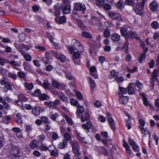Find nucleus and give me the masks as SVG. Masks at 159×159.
<instances>
[{
	"label": "nucleus",
	"instance_id": "nucleus-1",
	"mask_svg": "<svg viewBox=\"0 0 159 159\" xmlns=\"http://www.w3.org/2000/svg\"><path fill=\"white\" fill-rule=\"evenodd\" d=\"M71 46H68V51L72 54V59L74 63L76 65H79L80 61L78 59L83 54L84 51L83 46L78 41L75 39H72L71 41Z\"/></svg>",
	"mask_w": 159,
	"mask_h": 159
},
{
	"label": "nucleus",
	"instance_id": "nucleus-2",
	"mask_svg": "<svg viewBox=\"0 0 159 159\" xmlns=\"http://www.w3.org/2000/svg\"><path fill=\"white\" fill-rule=\"evenodd\" d=\"M146 2V0H142L141 2L138 3L136 6L134 7V11L136 13L141 16L143 15L144 13V6Z\"/></svg>",
	"mask_w": 159,
	"mask_h": 159
},
{
	"label": "nucleus",
	"instance_id": "nucleus-3",
	"mask_svg": "<svg viewBox=\"0 0 159 159\" xmlns=\"http://www.w3.org/2000/svg\"><path fill=\"white\" fill-rule=\"evenodd\" d=\"M10 152L11 155L9 157L11 159H18L19 157L20 156L19 151L16 146L12 147Z\"/></svg>",
	"mask_w": 159,
	"mask_h": 159
},
{
	"label": "nucleus",
	"instance_id": "nucleus-4",
	"mask_svg": "<svg viewBox=\"0 0 159 159\" xmlns=\"http://www.w3.org/2000/svg\"><path fill=\"white\" fill-rule=\"evenodd\" d=\"M70 143L75 155L77 156L80 155V153L79 150V147L78 142L75 140H73L71 141Z\"/></svg>",
	"mask_w": 159,
	"mask_h": 159
},
{
	"label": "nucleus",
	"instance_id": "nucleus-5",
	"mask_svg": "<svg viewBox=\"0 0 159 159\" xmlns=\"http://www.w3.org/2000/svg\"><path fill=\"white\" fill-rule=\"evenodd\" d=\"M63 3L65 6L63 9V11L64 14H68L71 11L70 2L68 0H63Z\"/></svg>",
	"mask_w": 159,
	"mask_h": 159
},
{
	"label": "nucleus",
	"instance_id": "nucleus-6",
	"mask_svg": "<svg viewBox=\"0 0 159 159\" xmlns=\"http://www.w3.org/2000/svg\"><path fill=\"white\" fill-rule=\"evenodd\" d=\"M74 9L75 10L82 11V13H84L86 7L85 5L81 3H75L74 4Z\"/></svg>",
	"mask_w": 159,
	"mask_h": 159
},
{
	"label": "nucleus",
	"instance_id": "nucleus-7",
	"mask_svg": "<svg viewBox=\"0 0 159 159\" xmlns=\"http://www.w3.org/2000/svg\"><path fill=\"white\" fill-rule=\"evenodd\" d=\"M108 15L113 19L119 21L122 20L120 15L118 13L110 11L108 12Z\"/></svg>",
	"mask_w": 159,
	"mask_h": 159
},
{
	"label": "nucleus",
	"instance_id": "nucleus-8",
	"mask_svg": "<svg viewBox=\"0 0 159 159\" xmlns=\"http://www.w3.org/2000/svg\"><path fill=\"white\" fill-rule=\"evenodd\" d=\"M49 142H48L47 143H43L40 142L39 149L44 151L48 150L49 148L51 146V145L49 143Z\"/></svg>",
	"mask_w": 159,
	"mask_h": 159
},
{
	"label": "nucleus",
	"instance_id": "nucleus-9",
	"mask_svg": "<svg viewBox=\"0 0 159 159\" xmlns=\"http://www.w3.org/2000/svg\"><path fill=\"white\" fill-rule=\"evenodd\" d=\"M81 127L86 132H88L89 129L93 128L92 123L90 121H89L86 124L82 125Z\"/></svg>",
	"mask_w": 159,
	"mask_h": 159
},
{
	"label": "nucleus",
	"instance_id": "nucleus-10",
	"mask_svg": "<svg viewBox=\"0 0 159 159\" xmlns=\"http://www.w3.org/2000/svg\"><path fill=\"white\" fill-rule=\"evenodd\" d=\"M159 7V4L156 1L152 2L149 5V7L152 11H157Z\"/></svg>",
	"mask_w": 159,
	"mask_h": 159
},
{
	"label": "nucleus",
	"instance_id": "nucleus-11",
	"mask_svg": "<svg viewBox=\"0 0 159 159\" xmlns=\"http://www.w3.org/2000/svg\"><path fill=\"white\" fill-rule=\"evenodd\" d=\"M128 92L130 94H133L134 93L136 89L135 87V84L131 83L129 84L128 87Z\"/></svg>",
	"mask_w": 159,
	"mask_h": 159
},
{
	"label": "nucleus",
	"instance_id": "nucleus-12",
	"mask_svg": "<svg viewBox=\"0 0 159 159\" xmlns=\"http://www.w3.org/2000/svg\"><path fill=\"white\" fill-rule=\"evenodd\" d=\"M123 145L124 147L125 148V149L127 151V153L129 154L130 156H134V154L132 152L130 147L128 144V143L124 139L123 140Z\"/></svg>",
	"mask_w": 159,
	"mask_h": 159
},
{
	"label": "nucleus",
	"instance_id": "nucleus-13",
	"mask_svg": "<svg viewBox=\"0 0 159 159\" xmlns=\"http://www.w3.org/2000/svg\"><path fill=\"white\" fill-rule=\"evenodd\" d=\"M128 139L129 143L132 147L134 151L136 152H138L139 151V149L138 145L130 138H129Z\"/></svg>",
	"mask_w": 159,
	"mask_h": 159
},
{
	"label": "nucleus",
	"instance_id": "nucleus-14",
	"mask_svg": "<svg viewBox=\"0 0 159 159\" xmlns=\"http://www.w3.org/2000/svg\"><path fill=\"white\" fill-rule=\"evenodd\" d=\"M107 117L108 118V120L111 128L113 130L115 129L116 128L114 125V120L112 117V115L110 113H108L107 114Z\"/></svg>",
	"mask_w": 159,
	"mask_h": 159
},
{
	"label": "nucleus",
	"instance_id": "nucleus-15",
	"mask_svg": "<svg viewBox=\"0 0 159 159\" xmlns=\"http://www.w3.org/2000/svg\"><path fill=\"white\" fill-rule=\"evenodd\" d=\"M91 75L95 79L98 78V75L97 74V70L95 66H93L89 68Z\"/></svg>",
	"mask_w": 159,
	"mask_h": 159
},
{
	"label": "nucleus",
	"instance_id": "nucleus-16",
	"mask_svg": "<svg viewBox=\"0 0 159 159\" xmlns=\"http://www.w3.org/2000/svg\"><path fill=\"white\" fill-rule=\"evenodd\" d=\"M23 66L24 70L25 71H30L32 73L34 71V70L32 68L31 65L29 63L24 61L23 63Z\"/></svg>",
	"mask_w": 159,
	"mask_h": 159
},
{
	"label": "nucleus",
	"instance_id": "nucleus-17",
	"mask_svg": "<svg viewBox=\"0 0 159 159\" xmlns=\"http://www.w3.org/2000/svg\"><path fill=\"white\" fill-rule=\"evenodd\" d=\"M40 143L39 141L38 140H34L32 141L30 145V147L32 148H37L39 149Z\"/></svg>",
	"mask_w": 159,
	"mask_h": 159
},
{
	"label": "nucleus",
	"instance_id": "nucleus-18",
	"mask_svg": "<svg viewBox=\"0 0 159 159\" xmlns=\"http://www.w3.org/2000/svg\"><path fill=\"white\" fill-rule=\"evenodd\" d=\"M77 110L76 111V114L78 117H79L81 113L84 112V108L83 106L80 105L79 104L76 107Z\"/></svg>",
	"mask_w": 159,
	"mask_h": 159
},
{
	"label": "nucleus",
	"instance_id": "nucleus-19",
	"mask_svg": "<svg viewBox=\"0 0 159 159\" xmlns=\"http://www.w3.org/2000/svg\"><path fill=\"white\" fill-rule=\"evenodd\" d=\"M55 22L58 24H63L65 23L66 20V17L64 16H61L59 18L56 17L55 18Z\"/></svg>",
	"mask_w": 159,
	"mask_h": 159
},
{
	"label": "nucleus",
	"instance_id": "nucleus-20",
	"mask_svg": "<svg viewBox=\"0 0 159 159\" xmlns=\"http://www.w3.org/2000/svg\"><path fill=\"white\" fill-rule=\"evenodd\" d=\"M59 98L63 102H65L66 103L69 102V100L67 98L66 96L62 92H60V93L58 94Z\"/></svg>",
	"mask_w": 159,
	"mask_h": 159
},
{
	"label": "nucleus",
	"instance_id": "nucleus-21",
	"mask_svg": "<svg viewBox=\"0 0 159 159\" xmlns=\"http://www.w3.org/2000/svg\"><path fill=\"white\" fill-rule=\"evenodd\" d=\"M88 81L90 83L91 86V90L92 92L93 91V89L96 87V84L94 81L90 77H88Z\"/></svg>",
	"mask_w": 159,
	"mask_h": 159
},
{
	"label": "nucleus",
	"instance_id": "nucleus-22",
	"mask_svg": "<svg viewBox=\"0 0 159 159\" xmlns=\"http://www.w3.org/2000/svg\"><path fill=\"white\" fill-rule=\"evenodd\" d=\"M67 145V141L65 139H63L61 142H60L58 144V148L60 149H63L66 148Z\"/></svg>",
	"mask_w": 159,
	"mask_h": 159
},
{
	"label": "nucleus",
	"instance_id": "nucleus-23",
	"mask_svg": "<svg viewBox=\"0 0 159 159\" xmlns=\"http://www.w3.org/2000/svg\"><path fill=\"white\" fill-rule=\"evenodd\" d=\"M12 130L16 133V136L17 137L20 138H23L22 133L20 132V130L19 128L14 127L12 129Z\"/></svg>",
	"mask_w": 159,
	"mask_h": 159
},
{
	"label": "nucleus",
	"instance_id": "nucleus-24",
	"mask_svg": "<svg viewBox=\"0 0 159 159\" xmlns=\"http://www.w3.org/2000/svg\"><path fill=\"white\" fill-rule=\"evenodd\" d=\"M41 110V108L39 106L36 107L32 109V113L34 115L37 116L40 114Z\"/></svg>",
	"mask_w": 159,
	"mask_h": 159
},
{
	"label": "nucleus",
	"instance_id": "nucleus-25",
	"mask_svg": "<svg viewBox=\"0 0 159 159\" xmlns=\"http://www.w3.org/2000/svg\"><path fill=\"white\" fill-rule=\"evenodd\" d=\"M55 57L56 58L59 59L62 62H64L66 60V57L62 54H60L58 53H56Z\"/></svg>",
	"mask_w": 159,
	"mask_h": 159
},
{
	"label": "nucleus",
	"instance_id": "nucleus-26",
	"mask_svg": "<svg viewBox=\"0 0 159 159\" xmlns=\"http://www.w3.org/2000/svg\"><path fill=\"white\" fill-rule=\"evenodd\" d=\"M120 35L117 34H114L111 36V39L114 42H117L119 41L120 39Z\"/></svg>",
	"mask_w": 159,
	"mask_h": 159
},
{
	"label": "nucleus",
	"instance_id": "nucleus-27",
	"mask_svg": "<svg viewBox=\"0 0 159 159\" xmlns=\"http://www.w3.org/2000/svg\"><path fill=\"white\" fill-rule=\"evenodd\" d=\"M66 84L60 83L57 89L61 90L66 89L65 91L67 94L68 93H70V91L69 89H66Z\"/></svg>",
	"mask_w": 159,
	"mask_h": 159
},
{
	"label": "nucleus",
	"instance_id": "nucleus-28",
	"mask_svg": "<svg viewBox=\"0 0 159 159\" xmlns=\"http://www.w3.org/2000/svg\"><path fill=\"white\" fill-rule=\"evenodd\" d=\"M57 5L58 4L55 5L53 8L55 11L54 15L56 17L59 16L60 15V8L57 7Z\"/></svg>",
	"mask_w": 159,
	"mask_h": 159
},
{
	"label": "nucleus",
	"instance_id": "nucleus-29",
	"mask_svg": "<svg viewBox=\"0 0 159 159\" xmlns=\"http://www.w3.org/2000/svg\"><path fill=\"white\" fill-rule=\"evenodd\" d=\"M126 115L128 117V119H126L125 120V122H126V126L127 127L128 129H129L131 128V126L129 122H130V120L131 119V116L128 113H126Z\"/></svg>",
	"mask_w": 159,
	"mask_h": 159
},
{
	"label": "nucleus",
	"instance_id": "nucleus-30",
	"mask_svg": "<svg viewBox=\"0 0 159 159\" xmlns=\"http://www.w3.org/2000/svg\"><path fill=\"white\" fill-rule=\"evenodd\" d=\"M119 100L120 103L125 104L127 103L129 99L126 96H122L121 97L120 96Z\"/></svg>",
	"mask_w": 159,
	"mask_h": 159
},
{
	"label": "nucleus",
	"instance_id": "nucleus-31",
	"mask_svg": "<svg viewBox=\"0 0 159 159\" xmlns=\"http://www.w3.org/2000/svg\"><path fill=\"white\" fill-rule=\"evenodd\" d=\"M127 38H130L131 39L135 38L138 39L139 38L137 37V34L135 33L132 32H129Z\"/></svg>",
	"mask_w": 159,
	"mask_h": 159
},
{
	"label": "nucleus",
	"instance_id": "nucleus-32",
	"mask_svg": "<svg viewBox=\"0 0 159 159\" xmlns=\"http://www.w3.org/2000/svg\"><path fill=\"white\" fill-rule=\"evenodd\" d=\"M141 96L143 97V103L144 105L146 107H148V106L149 105L150 107H151L152 105L149 103L147 98L145 96L144 94H141Z\"/></svg>",
	"mask_w": 159,
	"mask_h": 159
},
{
	"label": "nucleus",
	"instance_id": "nucleus-33",
	"mask_svg": "<svg viewBox=\"0 0 159 159\" xmlns=\"http://www.w3.org/2000/svg\"><path fill=\"white\" fill-rule=\"evenodd\" d=\"M49 86L50 83L48 80H43L42 85H41L42 87L46 89H50Z\"/></svg>",
	"mask_w": 159,
	"mask_h": 159
},
{
	"label": "nucleus",
	"instance_id": "nucleus-34",
	"mask_svg": "<svg viewBox=\"0 0 159 159\" xmlns=\"http://www.w3.org/2000/svg\"><path fill=\"white\" fill-rule=\"evenodd\" d=\"M24 86L25 88L29 90H31L33 88L34 85L31 83L25 82L24 83Z\"/></svg>",
	"mask_w": 159,
	"mask_h": 159
},
{
	"label": "nucleus",
	"instance_id": "nucleus-35",
	"mask_svg": "<svg viewBox=\"0 0 159 159\" xmlns=\"http://www.w3.org/2000/svg\"><path fill=\"white\" fill-rule=\"evenodd\" d=\"M110 75L109 76V78L110 79L114 78L115 80L118 76V73L116 72L115 70H112L111 71Z\"/></svg>",
	"mask_w": 159,
	"mask_h": 159
},
{
	"label": "nucleus",
	"instance_id": "nucleus-36",
	"mask_svg": "<svg viewBox=\"0 0 159 159\" xmlns=\"http://www.w3.org/2000/svg\"><path fill=\"white\" fill-rule=\"evenodd\" d=\"M120 32L122 36L125 37L126 38L129 32H127L126 28L123 27H121L120 28Z\"/></svg>",
	"mask_w": 159,
	"mask_h": 159
},
{
	"label": "nucleus",
	"instance_id": "nucleus-37",
	"mask_svg": "<svg viewBox=\"0 0 159 159\" xmlns=\"http://www.w3.org/2000/svg\"><path fill=\"white\" fill-rule=\"evenodd\" d=\"M125 6L124 2L121 0H120L117 3L116 7L120 10L122 9Z\"/></svg>",
	"mask_w": 159,
	"mask_h": 159
},
{
	"label": "nucleus",
	"instance_id": "nucleus-38",
	"mask_svg": "<svg viewBox=\"0 0 159 159\" xmlns=\"http://www.w3.org/2000/svg\"><path fill=\"white\" fill-rule=\"evenodd\" d=\"M18 100L26 102L28 100V99L25 97L22 93L19 94L18 96Z\"/></svg>",
	"mask_w": 159,
	"mask_h": 159
},
{
	"label": "nucleus",
	"instance_id": "nucleus-39",
	"mask_svg": "<svg viewBox=\"0 0 159 159\" xmlns=\"http://www.w3.org/2000/svg\"><path fill=\"white\" fill-rule=\"evenodd\" d=\"M158 74V71L156 70H154L152 74V79L153 82H154L155 81L157 80V77Z\"/></svg>",
	"mask_w": 159,
	"mask_h": 159
},
{
	"label": "nucleus",
	"instance_id": "nucleus-40",
	"mask_svg": "<svg viewBox=\"0 0 159 159\" xmlns=\"http://www.w3.org/2000/svg\"><path fill=\"white\" fill-rule=\"evenodd\" d=\"M95 1V4L99 7H101L103 6L104 3V0H94Z\"/></svg>",
	"mask_w": 159,
	"mask_h": 159
},
{
	"label": "nucleus",
	"instance_id": "nucleus-41",
	"mask_svg": "<svg viewBox=\"0 0 159 159\" xmlns=\"http://www.w3.org/2000/svg\"><path fill=\"white\" fill-rule=\"evenodd\" d=\"M151 26L153 29H157L159 27V24L157 21H154L151 23Z\"/></svg>",
	"mask_w": 159,
	"mask_h": 159
},
{
	"label": "nucleus",
	"instance_id": "nucleus-42",
	"mask_svg": "<svg viewBox=\"0 0 159 159\" xmlns=\"http://www.w3.org/2000/svg\"><path fill=\"white\" fill-rule=\"evenodd\" d=\"M59 116V114L57 113H55L54 114L51 113L50 116V118L52 120L55 121Z\"/></svg>",
	"mask_w": 159,
	"mask_h": 159
},
{
	"label": "nucleus",
	"instance_id": "nucleus-43",
	"mask_svg": "<svg viewBox=\"0 0 159 159\" xmlns=\"http://www.w3.org/2000/svg\"><path fill=\"white\" fill-rule=\"evenodd\" d=\"M51 82L53 87L56 88H58L60 83L55 79H53Z\"/></svg>",
	"mask_w": 159,
	"mask_h": 159
},
{
	"label": "nucleus",
	"instance_id": "nucleus-44",
	"mask_svg": "<svg viewBox=\"0 0 159 159\" xmlns=\"http://www.w3.org/2000/svg\"><path fill=\"white\" fill-rule=\"evenodd\" d=\"M9 62V60L4 58L0 57V65L1 66H4L5 63H7Z\"/></svg>",
	"mask_w": 159,
	"mask_h": 159
},
{
	"label": "nucleus",
	"instance_id": "nucleus-45",
	"mask_svg": "<svg viewBox=\"0 0 159 159\" xmlns=\"http://www.w3.org/2000/svg\"><path fill=\"white\" fill-rule=\"evenodd\" d=\"M70 102L71 105L76 107L79 104L78 101L74 98L70 99Z\"/></svg>",
	"mask_w": 159,
	"mask_h": 159
},
{
	"label": "nucleus",
	"instance_id": "nucleus-46",
	"mask_svg": "<svg viewBox=\"0 0 159 159\" xmlns=\"http://www.w3.org/2000/svg\"><path fill=\"white\" fill-rule=\"evenodd\" d=\"M16 117L18 119L16 120V122L20 124L22 123L21 120V115L20 113H17L16 115Z\"/></svg>",
	"mask_w": 159,
	"mask_h": 159
},
{
	"label": "nucleus",
	"instance_id": "nucleus-47",
	"mask_svg": "<svg viewBox=\"0 0 159 159\" xmlns=\"http://www.w3.org/2000/svg\"><path fill=\"white\" fill-rule=\"evenodd\" d=\"M78 99L80 100H83V96L82 94L79 91H76L75 93Z\"/></svg>",
	"mask_w": 159,
	"mask_h": 159
},
{
	"label": "nucleus",
	"instance_id": "nucleus-48",
	"mask_svg": "<svg viewBox=\"0 0 159 159\" xmlns=\"http://www.w3.org/2000/svg\"><path fill=\"white\" fill-rule=\"evenodd\" d=\"M14 45L17 49L20 52L21 54L23 56L25 54V52L23 51L21 49V47H20L16 43H14Z\"/></svg>",
	"mask_w": 159,
	"mask_h": 159
},
{
	"label": "nucleus",
	"instance_id": "nucleus-49",
	"mask_svg": "<svg viewBox=\"0 0 159 159\" xmlns=\"http://www.w3.org/2000/svg\"><path fill=\"white\" fill-rule=\"evenodd\" d=\"M51 58L50 57H44L43 58V63L45 64H47L50 63L51 62Z\"/></svg>",
	"mask_w": 159,
	"mask_h": 159
},
{
	"label": "nucleus",
	"instance_id": "nucleus-50",
	"mask_svg": "<svg viewBox=\"0 0 159 159\" xmlns=\"http://www.w3.org/2000/svg\"><path fill=\"white\" fill-rule=\"evenodd\" d=\"M98 120L102 123H104L106 120V117L102 115H100L98 117Z\"/></svg>",
	"mask_w": 159,
	"mask_h": 159
},
{
	"label": "nucleus",
	"instance_id": "nucleus-51",
	"mask_svg": "<svg viewBox=\"0 0 159 159\" xmlns=\"http://www.w3.org/2000/svg\"><path fill=\"white\" fill-rule=\"evenodd\" d=\"M82 35L84 37L88 39H90L92 37L91 34L86 32H83Z\"/></svg>",
	"mask_w": 159,
	"mask_h": 159
},
{
	"label": "nucleus",
	"instance_id": "nucleus-52",
	"mask_svg": "<svg viewBox=\"0 0 159 159\" xmlns=\"http://www.w3.org/2000/svg\"><path fill=\"white\" fill-rule=\"evenodd\" d=\"M119 89L120 92L122 94H125L127 93L128 92V89H126L124 88L119 86Z\"/></svg>",
	"mask_w": 159,
	"mask_h": 159
},
{
	"label": "nucleus",
	"instance_id": "nucleus-53",
	"mask_svg": "<svg viewBox=\"0 0 159 159\" xmlns=\"http://www.w3.org/2000/svg\"><path fill=\"white\" fill-rule=\"evenodd\" d=\"M115 80H116V81L119 84L123 82L124 79L123 77L121 76L118 77V76L116 78V79H115Z\"/></svg>",
	"mask_w": 159,
	"mask_h": 159
},
{
	"label": "nucleus",
	"instance_id": "nucleus-54",
	"mask_svg": "<svg viewBox=\"0 0 159 159\" xmlns=\"http://www.w3.org/2000/svg\"><path fill=\"white\" fill-rule=\"evenodd\" d=\"M25 59L27 61H30L31 60V57L29 54H26L24 56Z\"/></svg>",
	"mask_w": 159,
	"mask_h": 159
},
{
	"label": "nucleus",
	"instance_id": "nucleus-55",
	"mask_svg": "<svg viewBox=\"0 0 159 159\" xmlns=\"http://www.w3.org/2000/svg\"><path fill=\"white\" fill-rule=\"evenodd\" d=\"M103 6V8L107 11L109 10L111 8V7L110 5L107 3H104Z\"/></svg>",
	"mask_w": 159,
	"mask_h": 159
},
{
	"label": "nucleus",
	"instance_id": "nucleus-56",
	"mask_svg": "<svg viewBox=\"0 0 159 159\" xmlns=\"http://www.w3.org/2000/svg\"><path fill=\"white\" fill-rule=\"evenodd\" d=\"M35 48L39 51H46V48L44 46L37 45L35 46Z\"/></svg>",
	"mask_w": 159,
	"mask_h": 159
},
{
	"label": "nucleus",
	"instance_id": "nucleus-57",
	"mask_svg": "<svg viewBox=\"0 0 159 159\" xmlns=\"http://www.w3.org/2000/svg\"><path fill=\"white\" fill-rule=\"evenodd\" d=\"M64 73L66 74V76L69 80H72L73 79V78L71 74L70 73L64 71Z\"/></svg>",
	"mask_w": 159,
	"mask_h": 159
},
{
	"label": "nucleus",
	"instance_id": "nucleus-58",
	"mask_svg": "<svg viewBox=\"0 0 159 159\" xmlns=\"http://www.w3.org/2000/svg\"><path fill=\"white\" fill-rule=\"evenodd\" d=\"M33 95L36 97H39L41 95V92L40 90L37 89L34 91L33 93Z\"/></svg>",
	"mask_w": 159,
	"mask_h": 159
},
{
	"label": "nucleus",
	"instance_id": "nucleus-59",
	"mask_svg": "<svg viewBox=\"0 0 159 159\" xmlns=\"http://www.w3.org/2000/svg\"><path fill=\"white\" fill-rule=\"evenodd\" d=\"M5 144L3 137H0V148L3 146Z\"/></svg>",
	"mask_w": 159,
	"mask_h": 159
},
{
	"label": "nucleus",
	"instance_id": "nucleus-60",
	"mask_svg": "<svg viewBox=\"0 0 159 159\" xmlns=\"http://www.w3.org/2000/svg\"><path fill=\"white\" fill-rule=\"evenodd\" d=\"M103 35L105 37H109L110 35V32L108 30L106 29L104 31Z\"/></svg>",
	"mask_w": 159,
	"mask_h": 159
},
{
	"label": "nucleus",
	"instance_id": "nucleus-61",
	"mask_svg": "<svg viewBox=\"0 0 159 159\" xmlns=\"http://www.w3.org/2000/svg\"><path fill=\"white\" fill-rule=\"evenodd\" d=\"M52 138L53 140H56L58 138V135L57 133L52 132L51 135Z\"/></svg>",
	"mask_w": 159,
	"mask_h": 159
},
{
	"label": "nucleus",
	"instance_id": "nucleus-62",
	"mask_svg": "<svg viewBox=\"0 0 159 159\" xmlns=\"http://www.w3.org/2000/svg\"><path fill=\"white\" fill-rule=\"evenodd\" d=\"M47 36L48 38L49 39L50 42L52 44V45H53L54 43L53 42L54 38L53 36H52L50 34L48 33H47Z\"/></svg>",
	"mask_w": 159,
	"mask_h": 159
},
{
	"label": "nucleus",
	"instance_id": "nucleus-63",
	"mask_svg": "<svg viewBox=\"0 0 159 159\" xmlns=\"http://www.w3.org/2000/svg\"><path fill=\"white\" fill-rule=\"evenodd\" d=\"M145 59V53H143L140 57L138 59V61L140 63H141Z\"/></svg>",
	"mask_w": 159,
	"mask_h": 159
},
{
	"label": "nucleus",
	"instance_id": "nucleus-64",
	"mask_svg": "<svg viewBox=\"0 0 159 159\" xmlns=\"http://www.w3.org/2000/svg\"><path fill=\"white\" fill-rule=\"evenodd\" d=\"M17 75L20 78H24L25 76V73L23 71H19L17 73Z\"/></svg>",
	"mask_w": 159,
	"mask_h": 159
}]
</instances>
